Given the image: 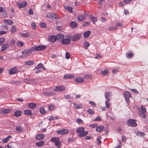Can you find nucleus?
Listing matches in <instances>:
<instances>
[{
	"label": "nucleus",
	"instance_id": "f3484780",
	"mask_svg": "<svg viewBox=\"0 0 148 148\" xmlns=\"http://www.w3.org/2000/svg\"><path fill=\"white\" fill-rule=\"evenodd\" d=\"M84 79L83 78L78 77L74 79V81L75 82L81 83L84 81Z\"/></svg>",
	"mask_w": 148,
	"mask_h": 148
},
{
	"label": "nucleus",
	"instance_id": "bb28decb",
	"mask_svg": "<svg viewBox=\"0 0 148 148\" xmlns=\"http://www.w3.org/2000/svg\"><path fill=\"white\" fill-rule=\"evenodd\" d=\"M24 113L28 116H30L32 115V113L30 110H26L24 111Z\"/></svg>",
	"mask_w": 148,
	"mask_h": 148
},
{
	"label": "nucleus",
	"instance_id": "4468645a",
	"mask_svg": "<svg viewBox=\"0 0 148 148\" xmlns=\"http://www.w3.org/2000/svg\"><path fill=\"white\" fill-rule=\"evenodd\" d=\"M9 47V44L8 43H5L3 44L1 48V51H5Z\"/></svg>",
	"mask_w": 148,
	"mask_h": 148
},
{
	"label": "nucleus",
	"instance_id": "4be33fe9",
	"mask_svg": "<svg viewBox=\"0 0 148 148\" xmlns=\"http://www.w3.org/2000/svg\"><path fill=\"white\" fill-rule=\"evenodd\" d=\"M49 41L51 42H55L57 40L56 37L54 36H50L49 37Z\"/></svg>",
	"mask_w": 148,
	"mask_h": 148
},
{
	"label": "nucleus",
	"instance_id": "473e14b6",
	"mask_svg": "<svg viewBox=\"0 0 148 148\" xmlns=\"http://www.w3.org/2000/svg\"><path fill=\"white\" fill-rule=\"evenodd\" d=\"M3 21L5 23H7L9 25H11L13 23L12 21L10 20H4Z\"/></svg>",
	"mask_w": 148,
	"mask_h": 148
},
{
	"label": "nucleus",
	"instance_id": "c9c22d12",
	"mask_svg": "<svg viewBox=\"0 0 148 148\" xmlns=\"http://www.w3.org/2000/svg\"><path fill=\"white\" fill-rule=\"evenodd\" d=\"M136 134L137 135L140 136H143L145 134L144 132L139 131L136 132Z\"/></svg>",
	"mask_w": 148,
	"mask_h": 148
},
{
	"label": "nucleus",
	"instance_id": "72a5a7b5",
	"mask_svg": "<svg viewBox=\"0 0 148 148\" xmlns=\"http://www.w3.org/2000/svg\"><path fill=\"white\" fill-rule=\"evenodd\" d=\"M64 9L71 12H73V11H72L73 8L69 6H66L64 7Z\"/></svg>",
	"mask_w": 148,
	"mask_h": 148
},
{
	"label": "nucleus",
	"instance_id": "f8f14e48",
	"mask_svg": "<svg viewBox=\"0 0 148 148\" xmlns=\"http://www.w3.org/2000/svg\"><path fill=\"white\" fill-rule=\"evenodd\" d=\"M47 17L52 19H58V18H57L56 16V14L55 13H49L47 14Z\"/></svg>",
	"mask_w": 148,
	"mask_h": 148
},
{
	"label": "nucleus",
	"instance_id": "603ef678",
	"mask_svg": "<svg viewBox=\"0 0 148 148\" xmlns=\"http://www.w3.org/2000/svg\"><path fill=\"white\" fill-rule=\"evenodd\" d=\"M76 122L78 124H81L83 122V121L82 120L80 119H77L76 120Z\"/></svg>",
	"mask_w": 148,
	"mask_h": 148
},
{
	"label": "nucleus",
	"instance_id": "3c124183",
	"mask_svg": "<svg viewBox=\"0 0 148 148\" xmlns=\"http://www.w3.org/2000/svg\"><path fill=\"white\" fill-rule=\"evenodd\" d=\"M70 57V53L68 52H66L65 54V58L66 59H69Z\"/></svg>",
	"mask_w": 148,
	"mask_h": 148
},
{
	"label": "nucleus",
	"instance_id": "a878e982",
	"mask_svg": "<svg viewBox=\"0 0 148 148\" xmlns=\"http://www.w3.org/2000/svg\"><path fill=\"white\" fill-rule=\"evenodd\" d=\"M104 127L103 126H100L97 127L96 130L98 132H99L103 130Z\"/></svg>",
	"mask_w": 148,
	"mask_h": 148
},
{
	"label": "nucleus",
	"instance_id": "6e6552de",
	"mask_svg": "<svg viewBox=\"0 0 148 148\" xmlns=\"http://www.w3.org/2000/svg\"><path fill=\"white\" fill-rule=\"evenodd\" d=\"M33 52V51L32 47L28 49H25L22 52V54L25 55L24 56H25V57L28 56L29 55V53H32Z\"/></svg>",
	"mask_w": 148,
	"mask_h": 148
},
{
	"label": "nucleus",
	"instance_id": "58836bf2",
	"mask_svg": "<svg viewBox=\"0 0 148 148\" xmlns=\"http://www.w3.org/2000/svg\"><path fill=\"white\" fill-rule=\"evenodd\" d=\"M16 29V27L15 26H13L11 28L10 31L11 33H14L15 32Z\"/></svg>",
	"mask_w": 148,
	"mask_h": 148
},
{
	"label": "nucleus",
	"instance_id": "09e8293b",
	"mask_svg": "<svg viewBox=\"0 0 148 148\" xmlns=\"http://www.w3.org/2000/svg\"><path fill=\"white\" fill-rule=\"evenodd\" d=\"M108 71L106 70H105L104 71H102L101 74L103 76H105V75H107L108 73Z\"/></svg>",
	"mask_w": 148,
	"mask_h": 148
},
{
	"label": "nucleus",
	"instance_id": "1a4fd4ad",
	"mask_svg": "<svg viewBox=\"0 0 148 148\" xmlns=\"http://www.w3.org/2000/svg\"><path fill=\"white\" fill-rule=\"evenodd\" d=\"M69 131L67 129H62L57 130L56 133L61 135H64L67 134Z\"/></svg>",
	"mask_w": 148,
	"mask_h": 148
},
{
	"label": "nucleus",
	"instance_id": "f03ea898",
	"mask_svg": "<svg viewBox=\"0 0 148 148\" xmlns=\"http://www.w3.org/2000/svg\"><path fill=\"white\" fill-rule=\"evenodd\" d=\"M60 138L58 137H55L52 138L51 141L53 142H55V145L57 147L60 148L61 146V143L60 141Z\"/></svg>",
	"mask_w": 148,
	"mask_h": 148
},
{
	"label": "nucleus",
	"instance_id": "7ed1b4c3",
	"mask_svg": "<svg viewBox=\"0 0 148 148\" xmlns=\"http://www.w3.org/2000/svg\"><path fill=\"white\" fill-rule=\"evenodd\" d=\"M127 124L128 126L132 127H135L137 125L136 121L132 119H128L127 122Z\"/></svg>",
	"mask_w": 148,
	"mask_h": 148
},
{
	"label": "nucleus",
	"instance_id": "a211bd4d",
	"mask_svg": "<svg viewBox=\"0 0 148 148\" xmlns=\"http://www.w3.org/2000/svg\"><path fill=\"white\" fill-rule=\"evenodd\" d=\"M45 137L44 134H39L36 136V138L38 140H40L43 139Z\"/></svg>",
	"mask_w": 148,
	"mask_h": 148
},
{
	"label": "nucleus",
	"instance_id": "c03bdc74",
	"mask_svg": "<svg viewBox=\"0 0 148 148\" xmlns=\"http://www.w3.org/2000/svg\"><path fill=\"white\" fill-rule=\"evenodd\" d=\"M16 43L17 45L19 47L23 46L24 45L23 43L21 41H18Z\"/></svg>",
	"mask_w": 148,
	"mask_h": 148
},
{
	"label": "nucleus",
	"instance_id": "c756f323",
	"mask_svg": "<svg viewBox=\"0 0 148 148\" xmlns=\"http://www.w3.org/2000/svg\"><path fill=\"white\" fill-rule=\"evenodd\" d=\"M26 4V2L25 1H23L21 4L18 5V7L19 8H24L25 7Z\"/></svg>",
	"mask_w": 148,
	"mask_h": 148
},
{
	"label": "nucleus",
	"instance_id": "e2e57ef3",
	"mask_svg": "<svg viewBox=\"0 0 148 148\" xmlns=\"http://www.w3.org/2000/svg\"><path fill=\"white\" fill-rule=\"evenodd\" d=\"M31 26L32 28L35 29L36 27V24L34 22H32L31 24Z\"/></svg>",
	"mask_w": 148,
	"mask_h": 148
},
{
	"label": "nucleus",
	"instance_id": "a19ab883",
	"mask_svg": "<svg viewBox=\"0 0 148 148\" xmlns=\"http://www.w3.org/2000/svg\"><path fill=\"white\" fill-rule=\"evenodd\" d=\"M116 29V27L113 26H110L108 28V30L109 31H114Z\"/></svg>",
	"mask_w": 148,
	"mask_h": 148
},
{
	"label": "nucleus",
	"instance_id": "69168bd1",
	"mask_svg": "<svg viewBox=\"0 0 148 148\" xmlns=\"http://www.w3.org/2000/svg\"><path fill=\"white\" fill-rule=\"evenodd\" d=\"M53 105H51L49 106V110H50V111H51L53 110Z\"/></svg>",
	"mask_w": 148,
	"mask_h": 148
},
{
	"label": "nucleus",
	"instance_id": "338daca9",
	"mask_svg": "<svg viewBox=\"0 0 148 148\" xmlns=\"http://www.w3.org/2000/svg\"><path fill=\"white\" fill-rule=\"evenodd\" d=\"M91 77V76L90 75H86L85 76V77L86 79H89Z\"/></svg>",
	"mask_w": 148,
	"mask_h": 148
},
{
	"label": "nucleus",
	"instance_id": "ea45409f",
	"mask_svg": "<svg viewBox=\"0 0 148 148\" xmlns=\"http://www.w3.org/2000/svg\"><path fill=\"white\" fill-rule=\"evenodd\" d=\"M74 105L77 109L81 108H82V105L81 104L78 105L76 103H74Z\"/></svg>",
	"mask_w": 148,
	"mask_h": 148
},
{
	"label": "nucleus",
	"instance_id": "e433bc0d",
	"mask_svg": "<svg viewBox=\"0 0 148 148\" xmlns=\"http://www.w3.org/2000/svg\"><path fill=\"white\" fill-rule=\"evenodd\" d=\"M34 63V61H29L25 62V64H26L28 65H31L33 64Z\"/></svg>",
	"mask_w": 148,
	"mask_h": 148
},
{
	"label": "nucleus",
	"instance_id": "6ab92c4d",
	"mask_svg": "<svg viewBox=\"0 0 148 148\" xmlns=\"http://www.w3.org/2000/svg\"><path fill=\"white\" fill-rule=\"evenodd\" d=\"M28 106L31 109H34L36 107V105L33 103H30L28 104Z\"/></svg>",
	"mask_w": 148,
	"mask_h": 148
},
{
	"label": "nucleus",
	"instance_id": "a18cd8bd",
	"mask_svg": "<svg viewBox=\"0 0 148 148\" xmlns=\"http://www.w3.org/2000/svg\"><path fill=\"white\" fill-rule=\"evenodd\" d=\"M42 65V63H40L38 64V65L34 69H39L40 68H41Z\"/></svg>",
	"mask_w": 148,
	"mask_h": 148
},
{
	"label": "nucleus",
	"instance_id": "5701e85b",
	"mask_svg": "<svg viewBox=\"0 0 148 148\" xmlns=\"http://www.w3.org/2000/svg\"><path fill=\"white\" fill-rule=\"evenodd\" d=\"M45 143L44 141L41 140L38 142L36 143V145L38 146L41 147Z\"/></svg>",
	"mask_w": 148,
	"mask_h": 148
},
{
	"label": "nucleus",
	"instance_id": "ddd939ff",
	"mask_svg": "<svg viewBox=\"0 0 148 148\" xmlns=\"http://www.w3.org/2000/svg\"><path fill=\"white\" fill-rule=\"evenodd\" d=\"M56 37L57 40L61 42L64 37V36L61 34H59L57 35Z\"/></svg>",
	"mask_w": 148,
	"mask_h": 148
},
{
	"label": "nucleus",
	"instance_id": "864d4df0",
	"mask_svg": "<svg viewBox=\"0 0 148 148\" xmlns=\"http://www.w3.org/2000/svg\"><path fill=\"white\" fill-rule=\"evenodd\" d=\"M90 24V23L88 22H84L82 24V26L83 27H85L86 26L89 25Z\"/></svg>",
	"mask_w": 148,
	"mask_h": 148
},
{
	"label": "nucleus",
	"instance_id": "680f3d73",
	"mask_svg": "<svg viewBox=\"0 0 148 148\" xmlns=\"http://www.w3.org/2000/svg\"><path fill=\"white\" fill-rule=\"evenodd\" d=\"M126 137L125 136H122V141L123 142H125L126 141Z\"/></svg>",
	"mask_w": 148,
	"mask_h": 148
},
{
	"label": "nucleus",
	"instance_id": "2f4dec72",
	"mask_svg": "<svg viewBox=\"0 0 148 148\" xmlns=\"http://www.w3.org/2000/svg\"><path fill=\"white\" fill-rule=\"evenodd\" d=\"M12 138L11 136H9L3 140V143H7L8 140Z\"/></svg>",
	"mask_w": 148,
	"mask_h": 148
},
{
	"label": "nucleus",
	"instance_id": "20e7f679",
	"mask_svg": "<svg viewBox=\"0 0 148 148\" xmlns=\"http://www.w3.org/2000/svg\"><path fill=\"white\" fill-rule=\"evenodd\" d=\"M72 37V36L71 35H66L64 37L61 42L63 44H69L70 42V40Z\"/></svg>",
	"mask_w": 148,
	"mask_h": 148
},
{
	"label": "nucleus",
	"instance_id": "393cba45",
	"mask_svg": "<svg viewBox=\"0 0 148 148\" xmlns=\"http://www.w3.org/2000/svg\"><path fill=\"white\" fill-rule=\"evenodd\" d=\"M70 25L71 27L73 28H75L77 26V23L75 21H71Z\"/></svg>",
	"mask_w": 148,
	"mask_h": 148
},
{
	"label": "nucleus",
	"instance_id": "f704fd0d",
	"mask_svg": "<svg viewBox=\"0 0 148 148\" xmlns=\"http://www.w3.org/2000/svg\"><path fill=\"white\" fill-rule=\"evenodd\" d=\"M10 110L9 109H5L1 111V113L3 114H6L10 112Z\"/></svg>",
	"mask_w": 148,
	"mask_h": 148
},
{
	"label": "nucleus",
	"instance_id": "4d7b16f0",
	"mask_svg": "<svg viewBox=\"0 0 148 148\" xmlns=\"http://www.w3.org/2000/svg\"><path fill=\"white\" fill-rule=\"evenodd\" d=\"M87 112L90 114H92L94 113V112L91 109H88L87 110Z\"/></svg>",
	"mask_w": 148,
	"mask_h": 148
},
{
	"label": "nucleus",
	"instance_id": "8fccbe9b",
	"mask_svg": "<svg viewBox=\"0 0 148 148\" xmlns=\"http://www.w3.org/2000/svg\"><path fill=\"white\" fill-rule=\"evenodd\" d=\"M41 27L45 28L46 27V25L45 23H40V24Z\"/></svg>",
	"mask_w": 148,
	"mask_h": 148
},
{
	"label": "nucleus",
	"instance_id": "c85d7f7f",
	"mask_svg": "<svg viewBox=\"0 0 148 148\" xmlns=\"http://www.w3.org/2000/svg\"><path fill=\"white\" fill-rule=\"evenodd\" d=\"M91 32L90 31L86 32L84 34V37L85 38H87L91 34Z\"/></svg>",
	"mask_w": 148,
	"mask_h": 148
},
{
	"label": "nucleus",
	"instance_id": "de8ad7c7",
	"mask_svg": "<svg viewBox=\"0 0 148 148\" xmlns=\"http://www.w3.org/2000/svg\"><path fill=\"white\" fill-rule=\"evenodd\" d=\"M77 18L78 20L82 21L84 19V17L83 15H80L78 16Z\"/></svg>",
	"mask_w": 148,
	"mask_h": 148
},
{
	"label": "nucleus",
	"instance_id": "774afa93",
	"mask_svg": "<svg viewBox=\"0 0 148 148\" xmlns=\"http://www.w3.org/2000/svg\"><path fill=\"white\" fill-rule=\"evenodd\" d=\"M28 12L30 15H32L33 14V11L31 9H29L28 10Z\"/></svg>",
	"mask_w": 148,
	"mask_h": 148
},
{
	"label": "nucleus",
	"instance_id": "5fc2aeb1",
	"mask_svg": "<svg viewBox=\"0 0 148 148\" xmlns=\"http://www.w3.org/2000/svg\"><path fill=\"white\" fill-rule=\"evenodd\" d=\"M40 111L42 114H43L45 113V111L43 108H41L40 110Z\"/></svg>",
	"mask_w": 148,
	"mask_h": 148
},
{
	"label": "nucleus",
	"instance_id": "052dcab7",
	"mask_svg": "<svg viewBox=\"0 0 148 148\" xmlns=\"http://www.w3.org/2000/svg\"><path fill=\"white\" fill-rule=\"evenodd\" d=\"M65 98L66 99H68L69 98L70 99H71L73 98V97H72L70 95H65Z\"/></svg>",
	"mask_w": 148,
	"mask_h": 148
},
{
	"label": "nucleus",
	"instance_id": "b1692460",
	"mask_svg": "<svg viewBox=\"0 0 148 148\" xmlns=\"http://www.w3.org/2000/svg\"><path fill=\"white\" fill-rule=\"evenodd\" d=\"M19 34L25 37H27L29 36L30 34L29 33L26 32L25 33H24L22 32H20L19 33Z\"/></svg>",
	"mask_w": 148,
	"mask_h": 148
},
{
	"label": "nucleus",
	"instance_id": "dca6fc26",
	"mask_svg": "<svg viewBox=\"0 0 148 148\" xmlns=\"http://www.w3.org/2000/svg\"><path fill=\"white\" fill-rule=\"evenodd\" d=\"M111 92L109 91L106 92L105 93V97L106 99V100L110 101V94Z\"/></svg>",
	"mask_w": 148,
	"mask_h": 148
},
{
	"label": "nucleus",
	"instance_id": "bf43d9fd",
	"mask_svg": "<svg viewBox=\"0 0 148 148\" xmlns=\"http://www.w3.org/2000/svg\"><path fill=\"white\" fill-rule=\"evenodd\" d=\"M102 57V56L100 54H97L96 55L95 58L99 59Z\"/></svg>",
	"mask_w": 148,
	"mask_h": 148
},
{
	"label": "nucleus",
	"instance_id": "423d86ee",
	"mask_svg": "<svg viewBox=\"0 0 148 148\" xmlns=\"http://www.w3.org/2000/svg\"><path fill=\"white\" fill-rule=\"evenodd\" d=\"M33 51H38L42 50L46 48V46L43 45H38L37 46H34L32 47Z\"/></svg>",
	"mask_w": 148,
	"mask_h": 148
},
{
	"label": "nucleus",
	"instance_id": "cd10ccee",
	"mask_svg": "<svg viewBox=\"0 0 148 148\" xmlns=\"http://www.w3.org/2000/svg\"><path fill=\"white\" fill-rule=\"evenodd\" d=\"M74 77V76L71 74H65L64 77V78L66 79L72 78H73Z\"/></svg>",
	"mask_w": 148,
	"mask_h": 148
},
{
	"label": "nucleus",
	"instance_id": "0eeeda50",
	"mask_svg": "<svg viewBox=\"0 0 148 148\" xmlns=\"http://www.w3.org/2000/svg\"><path fill=\"white\" fill-rule=\"evenodd\" d=\"M124 96L126 102L128 103L130 102L129 99L132 97L131 93L128 91H125L124 92Z\"/></svg>",
	"mask_w": 148,
	"mask_h": 148
},
{
	"label": "nucleus",
	"instance_id": "6e6d98bb",
	"mask_svg": "<svg viewBox=\"0 0 148 148\" xmlns=\"http://www.w3.org/2000/svg\"><path fill=\"white\" fill-rule=\"evenodd\" d=\"M109 101L106 100V106L107 108H108L110 106V103L108 102Z\"/></svg>",
	"mask_w": 148,
	"mask_h": 148
},
{
	"label": "nucleus",
	"instance_id": "37998d69",
	"mask_svg": "<svg viewBox=\"0 0 148 148\" xmlns=\"http://www.w3.org/2000/svg\"><path fill=\"white\" fill-rule=\"evenodd\" d=\"M53 94V93L51 92H45L43 93V95H45L49 96Z\"/></svg>",
	"mask_w": 148,
	"mask_h": 148
},
{
	"label": "nucleus",
	"instance_id": "79ce46f5",
	"mask_svg": "<svg viewBox=\"0 0 148 148\" xmlns=\"http://www.w3.org/2000/svg\"><path fill=\"white\" fill-rule=\"evenodd\" d=\"M16 130L19 132H21L23 131V127L21 126H17L16 127Z\"/></svg>",
	"mask_w": 148,
	"mask_h": 148
},
{
	"label": "nucleus",
	"instance_id": "aec40b11",
	"mask_svg": "<svg viewBox=\"0 0 148 148\" xmlns=\"http://www.w3.org/2000/svg\"><path fill=\"white\" fill-rule=\"evenodd\" d=\"M90 43L87 41H85L83 44V47L85 49H87L90 45Z\"/></svg>",
	"mask_w": 148,
	"mask_h": 148
},
{
	"label": "nucleus",
	"instance_id": "2eb2a0df",
	"mask_svg": "<svg viewBox=\"0 0 148 148\" xmlns=\"http://www.w3.org/2000/svg\"><path fill=\"white\" fill-rule=\"evenodd\" d=\"M65 90V88L64 87L62 86H59L56 87L55 90L57 91H61L64 90Z\"/></svg>",
	"mask_w": 148,
	"mask_h": 148
},
{
	"label": "nucleus",
	"instance_id": "4c0bfd02",
	"mask_svg": "<svg viewBox=\"0 0 148 148\" xmlns=\"http://www.w3.org/2000/svg\"><path fill=\"white\" fill-rule=\"evenodd\" d=\"M133 54L132 53H126V57L128 58H130L133 56Z\"/></svg>",
	"mask_w": 148,
	"mask_h": 148
},
{
	"label": "nucleus",
	"instance_id": "9b49d317",
	"mask_svg": "<svg viewBox=\"0 0 148 148\" xmlns=\"http://www.w3.org/2000/svg\"><path fill=\"white\" fill-rule=\"evenodd\" d=\"M82 35L80 34H75L73 36L72 38V40L73 41H75L80 39Z\"/></svg>",
	"mask_w": 148,
	"mask_h": 148
},
{
	"label": "nucleus",
	"instance_id": "0e129e2a",
	"mask_svg": "<svg viewBox=\"0 0 148 148\" xmlns=\"http://www.w3.org/2000/svg\"><path fill=\"white\" fill-rule=\"evenodd\" d=\"M5 41V39L3 38H0V45H1Z\"/></svg>",
	"mask_w": 148,
	"mask_h": 148
},
{
	"label": "nucleus",
	"instance_id": "39448f33",
	"mask_svg": "<svg viewBox=\"0 0 148 148\" xmlns=\"http://www.w3.org/2000/svg\"><path fill=\"white\" fill-rule=\"evenodd\" d=\"M139 115L142 117L145 118L146 116L145 114L146 112L145 108L143 106H140V110L139 109Z\"/></svg>",
	"mask_w": 148,
	"mask_h": 148
},
{
	"label": "nucleus",
	"instance_id": "412c9836",
	"mask_svg": "<svg viewBox=\"0 0 148 148\" xmlns=\"http://www.w3.org/2000/svg\"><path fill=\"white\" fill-rule=\"evenodd\" d=\"M89 17L92 20L93 24H95V22H97V18L93 16L90 15Z\"/></svg>",
	"mask_w": 148,
	"mask_h": 148
},
{
	"label": "nucleus",
	"instance_id": "9d476101",
	"mask_svg": "<svg viewBox=\"0 0 148 148\" xmlns=\"http://www.w3.org/2000/svg\"><path fill=\"white\" fill-rule=\"evenodd\" d=\"M18 72V71L16 67L11 68L9 70V74L10 75H13L16 74Z\"/></svg>",
	"mask_w": 148,
	"mask_h": 148
},
{
	"label": "nucleus",
	"instance_id": "49530a36",
	"mask_svg": "<svg viewBox=\"0 0 148 148\" xmlns=\"http://www.w3.org/2000/svg\"><path fill=\"white\" fill-rule=\"evenodd\" d=\"M101 138V137L100 136H99L97 138V141L98 142L97 143L98 145H99L101 143V141L100 140V138Z\"/></svg>",
	"mask_w": 148,
	"mask_h": 148
},
{
	"label": "nucleus",
	"instance_id": "f257e3e1",
	"mask_svg": "<svg viewBox=\"0 0 148 148\" xmlns=\"http://www.w3.org/2000/svg\"><path fill=\"white\" fill-rule=\"evenodd\" d=\"M84 128L83 127H80L78 128L77 130V133H79V136L80 137H84L86 135L88 134L87 131H84Z\"/></svg>",
	"mask_w": 148,
	"mask_h": 148
},
{
	"label": "nucleus",
	"instance_id": "7c9ffc66",
	"mask_svg": "<svg viewBox=\"0 0 148 148\" xmlns=\"http://www.w3.org/2000/svg\"><path fill=\"white\" fill-rule=\"evenodd\" d=\"M21 112L19 110H18L14 112V116L17 117H18L20 116L21 114Z\"/></svg>",
	"mask_w": 148,
	"mask_h": 148
},
{
	"label": "nucleus",
	"instance_id": "13d9d810",
	"mask_svg": "<svg viewBox=\"0 0 148 148\" xmlns=\"http://www.w3.org/2000/svg\"><path fill=\"white\" fill-rule=\"evenodd\" d=\"M98 124L97 123H95L90 125V126L92 128H94L97 126Z\"/></svg>",
	"mask_w": 148,
	"mask_h": 148
}]
</instances>
